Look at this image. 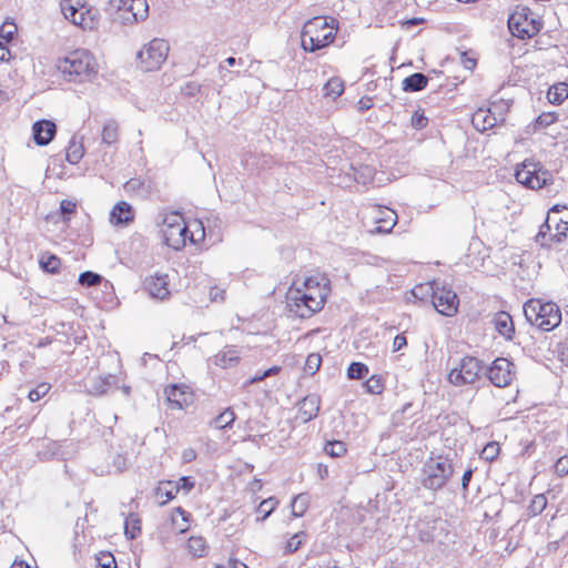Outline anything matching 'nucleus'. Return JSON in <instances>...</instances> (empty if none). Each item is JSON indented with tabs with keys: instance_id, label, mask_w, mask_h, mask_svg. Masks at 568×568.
<instances>
[{
	"instance_id": "obj_57",
	"label": "nucleus",
	"mask_w": 568,
	"mask_h": 568,
	"mask_svg": "<svg viewBox=\"0 0 568 568\" xmlns=\"http://www.w3.org/2000/svg\"><path fill=\"white\" fill-rule=\"evenodd\" d=\"M373 169L369 166H364L361 171H355L354 179L356 182H362L365 184L368 180L373 179Z\"/></svg>"
},
{
	"instance_id": "obj_1",
	"label": "nucleus",
	"mask_w": 568,
	"mask_h": 568,
	"mask_svg": "<svg viewBox=\"0 0 568 568\" xmlns=\"http://www.w3.org/2000/svg\"><path fill=\"white\" fill-rule=\"evenodd\" d=\"M57 67L68 81L75 83L91 81L98 73L95 58L84 49L70 52L58 61Z\"/></svg>"
},
{
	"instance_id": "obj_53",
	"label": "nucleus",
	"mask_w": 568,
	"mask_h": 568,
	"mask_svg": "<svg viewBox=\"0 0 568 568\" xmlns=\"http://www.w3.org/2000/svg\"><path fill=\"white\" fill-rule=\"evenodd\" d=\"M50 388H51L50 384L41 383L36 388H33L29 392L28 398L31 402H38L48 394Z\"/></svg>"
},
{
	"instance_id": "obj_25",
	"label": "nucleus",
	"mask_w": 568,
	"mask_h": 568,
	"mask_svg": "<svg viewBox=\"0 0 568 568\" xmlns=\"http://www.w3.org/2000/svg\"><path fill=\"white\" fill-rule=\"evenodd\" d=\"M239 351L233 347H225L214 356V364L222 368L234 366L239 362Z\"/></svg>"
},
{
	"instance_id": "obj_27",
	"label": "nucleus",
	"mask_w": 568,
	"mask_h": 568,
	"mask_svg": "<svg viewBox=\"0 0 568 568\" xmlns=\"http://www.w3.org/2000/svg\"><path fill=\"white\" fill-rule=\"evenodd\" d=\"M178 494L176 485L173 480L161 481L155 491L161 505L172 500Z\"/></svg>"
},
{
	"instance_id": "obj_31",
	"label": "nucleus",
	"mask_w": 568,
	"mask_h": 568,
	"mask_svg": "<svg viewBox=\"0 0 568 568\" xmlns=\"http://www.w3.org/2000/svg\"><path fill=\"white\" fill-rule=\"evenodd\" d=\"M82 4V0H62L60 6L64 18L72 22L81 10Z\"/></svg>"
},
{
	"instance_id": "obj_40",
	"label": "nucleus",
	"mask_w": 568,
	"mask_h": 568,
	"mask_svg": "<svg viewBox=\"0 0 568 568\" xmlns=\"http://www.w3.org/2000/svg\"><path fill=\"white\" fill-rule=\"evenodd\" d=\"M39 262L42 270L51 274L58 273L61 265L60 258L53 254L42 255Z\"/></svg>"
},
{
	"instance_id": "obj_63",
	"label": "nucleus",
	"mask_w": 568,
	"mask_h": 568,
	"mask_svg": "<svg viewBox=\"0 0 568 568\" xmlns=\"http://www.w3.org/2000/svg\"><path fill=\"white\" fill-rule=\"evenodd\" d=\"M11 52L8 48V43L0 41V61L8 62L11 59Z\"/></svg>"
},
{
	"instance_id": "obj_58",
	"label": "nucleus",
	"mask_w": 568,
	"mask_h": 568,
	"mask_svg": "<svg viewBox=\"0 0 568 568\" xmlns=\"http://www.w3.org/2000/svg\"><path fill=\"white\" fill-rule=\"evenodd\" d=\"M555 471L562 477L568 474V456H561L555 464Z\"/></svg>"
},
{
	"instance_id": "obj_62",
	"label": "nucleus",
	"mask_w": 568,
	"mask_h": 568,
	"mask_svg": "<svg viewBox=\"0 0 568 568\" xmlns=\"http://www.w3.org/2000/svg\"><path fill=\"white\" fill-rule=\"evenodd\" d=\"M210 298L213 302H222L225 298V291L219 287H213L210 291Z\"/></svg>"
},
{
	"instance_id": "obj_29",
	"label": "nucleus",
	"mask_w": 568,
	"mask_h": 568,
	"mask_svg": "<svg viewBox=\"0 0 568 568\" xmlns=\"http://www.w3.org/2000/svg\"><path fill=\"white\" fill-rule=\"evenodd\" d=\"M568 98V84L560 82L549 88L547 99L552 104H560Z\"/></svg>"
},
{
	"instance_id": "obj_46",
	"label": "nucleus",
	"mask_w": 568,
	"mask_h": 568,
	"mask_svg": "<svg viewBox=\"0 0 568 568\" xmlns=\"http://www.w3.org/2000/svg\"><path fill=\"white\" fill-rule=\"evenodd\" d=\"M189 226L192 227L189 233L191 243H197L204 239L205 230L201 221L194 220Z\"/></svg>"
},
{
	"instance_id": "obj_21",
	"label": "nucleus",
	"mask_w": 568,
	"mask_h": 568,
	"mask_svg": "<svg viewBox=\"0 0 568 568\" xmlns=\"http://www.w3.org/2000/svg\"><path fill=\"white\" fill-rule=\"evenodd\" d=\"M72 23L83 30H93L98 27L99 23V11L94 8H88L83 3L81 10Z\"/></svg>"
},
{
	"instance_id": "obj_22",
	"label": "nucleus",
	"mask_w": 568,
	"mask_h": 568,
	"mask_svg": "<svg viewBox=\"0 0 568 568\" xmlns=\"http://www.w3.org/2000/svg\"><path fill=\"white\" fill-rule=\"evenodd\" d=\"M134 219L133 207L124 201L114 205L110 213V222L115 225H126Z\"/></svg>"
},
{
	"instance_id": "obj_43",
	"label": "nucleus",
	"mask_w": 568,
	"mask_h": 568,
	"mask_svg": "<svg viewBox=\"0 0 568 568\" xmlns=\"http://www.w3.org/2000/svg\"><path fill=\"white\" fill-rule=\"evenodd\" d=\"M292 514L295 517L304 515L308 507V497L305 494L297 495L292 501Z\"/></svg>"
},
{
	"instance_id": "obj_55",
	"label": "nucleus",
	"mask_w": 568,
	"mask_h": 568,
	"mask_svg": "<svg viewBox=\"0 0 568 568\" xmlns=\"http://www.w3.org/2000/svg\"><path fill=\"white\" fill-rule=\"evenodd\" d=\"M174 483L176 485L178 493L182 490L185 494H189L194 488L195 485L193 478L190 476H183Z\"/></svg>"
},
{
	"instance_id": "obj_26",
	"label": "nucleus",
	"mask_w": 568,
	"mask_h": 568,
	"mask_svg": "<svg viewBox=\"0 0 568 568\" xmlns=\"http://www.w3.org/2000/svg\"><path fill=\"white\" fill-rule=\"evenodd\" d=\"M427 83L428 78L423 73L416 72L403 80V90L405 92H417L425 89Z\"/></svg>"
},
{
	"instance_id": "obj_30",
	"label": "nucleus",
	"mask_w": 568,
	"mask_h": 568,
	"mask_svg": "<svg viewBox=\"0 0 568 568\" xmlns=\"http://www.w3.org/2000/svg\"><path fill=\"white\" fill-rule=\"evenodd\" d=\"M190 514L181 507H176L172 515V524L175 529L183 534L190 528Z\"/></svg>"
},
{
	"instance_id": "obj_15",
	"label": "nucleus",
	"mask_w": 568,
	"mask_h": 568,
	"mask_svg": "<svg viewBox=\"0 0 568 568\" xmlns=\"http://www.w3.org/2000/svg\"><path fill=\"white\" fill-rule=\"evenodd\" d=\"M164 393L171 409H183L193 402V394L185 385H169Z\"/></svg>"
},
{
	"instance_id": "obj_59",
	"label": "nucleus",
	"mask_w": 568,
	"mask_h": 568,
	"mask_svg": "<svg viewBox=\"0 0 568 568\" xmlns=\"http://www.w3.org/2000/svg\"><path fill=\"white\" fill-rule=\"evenodd\" d=\"M556 120L557 118L554 113H542L537 118L536 123L541 128H547Z\"/></svg>"
},
{
	"instance_id": "obj_47",
	"label": "nucleus",
	"mask_w": 568,
	"mask_h": 568,
	"mask_svg": "<svg viewBox=\"0 0 568 568\" xmlns=\"http://www.w3.org/2000/svg\"><path fill=\"white\" fill-rule=\"evenodd\" d=\"M18 31L17 26L11 21H4L0 27V41L9 43Z\"/></svg>"
},
{
	"instance_id": "obj_41",
	"label": "nucleus",
	"mask_w": 568,
	"mask_h": 568,
	"mask_svg": "<svg viewBox=\"0 0 568 568\" xmlns=\"http://www.w3.org/2000/svg\"><path fill=\"white\" fill-rule=\"evenodd\" d=\"M547 507V498L544 494H538L531 499L527 511L529 516H537L541 514Z\"/></svg>"
},
{
	"instance_id": "obj_34",
	"label": "nucleus",
	"mask_w": 568,
	"mask_h": 568,
	"mask_svg": "<svg viewBox=\"0 0 568 568\" xmlns=\"http://www.w3.org/2000/svg\"><path fill=\"white\" fill-rule=\"evenodd\" d=\"M323 91L325 97L336 99L344 92V82L339 78H332L325 83Z\"/></svg>"
},
{
	"instance_id": "obj_64",
	"label": "nucleus",
	"mask_w": 568,
	"mask_h": 568,
	"mask_svg": "<svg viewBox=\"0 0 568 568\" xmlns=\"http://www.w3.org/2000/svg\"><path fill=\"white\" fill-rule=\"evenodd\" d=\"M104 559V561H101V559H99L97 568H116V562L112 555L105 556Z\"/></svg>"
},
{
	"instance_id": "obj_10",
	"label": "nucleus",
	"mask_w": 568,
	"mask_h": 568,
	"mask_svg": "<svg viewBox=\"0 0 568 568\" xmlns=\"http://www.w3.org/2000/svg\"><path fill=\"white\" fill-rule=\"evenodd\" d=\"M484 372L481 361L473 356H465L457 367L452 368L448 381L454 386H464L475 383Z\"/></svg>"
},
{
	"instance_id": "obj_17",
	"label": "nucleus",
	"mask_w": 568,
	"mask_h": 568,
	"mask_svg": "<svg viewBox=\"0 0 568 568\" xmlns=\"http://www.w3.org/2000/svg\"><path fill=\"white\" fill-rule=\"evenodd\" d=\"M165 244L173 250H181L190 241V226L183 221L171 230H162Z\"/></svg>"
},
{
	"instance_id": "obj_9",
	"label": "nucleus",
	"mask_w": 568,
	"mask_h": 568,
	"mask_svg": "<svg viewBox=\"0 0 568 568\" xmlns=\"http://www.w3.org/2000/svg\"><path fill=\"white\" fill-rule=\"evenodd\" d=\"M432 291V304L444 316H454L458 311L459 298L447 285L433 282L427 285Z\"/></svg>"
},
{
	"instance_id": "obj_20",
	"label": "nucleus",
	"mask_w": 568,
	"mask_h": 568,
	"mask_svg": "<svg viewBox=\"0 0 568 568\" xmlns=\"http://www.w3.org/2000/svg\"><path fill=\"white\" fill-rule=\"evenodd\" d=\"M320 410V397L315 394L305 396L298 404V417L306 423L315 418Z\"/></svg>"
},
{
	"instance_id": "obj_6",
	"label": "nucleus",
	"mask_w": 568,
	"mask_h": 568,
	"mask_svg": "<svg viewBox=\"0 0 568 568\" xmlns=\"http://www.w3.org/2000/svg\"><path fill=\"white\" fill-rule=\"evenodd\" d=\"M541 27V21L528 8H517L508 18L510 33L519 39L535 37Z\"/></svg>"
},
{
	"instance_id": "obj_18",
	"label": "nucleus",
	"mask_w": 568,
	"mask_h": 568,
	"mask_svg": "<svg viewBox=\"0 0 568 568\" xmlns=\"http://www.w3.org/2000/svg\"><path fill=\"white\" fill-rule=\"evenodd\" d=\"M34 142L44 146L48 145L55 135L57 125L50 120H40L34 122L32 126Z\"/></svg>"
},
{
	"instance_id": "obj_24",
	"label": "nucleus",
	"mask_w": 568,
	"mask_h": 568,
	"mask_svg": "<svg viewBox=\"0 0 568 568\" xmlns=\"http://www.w3.org/2000/svg\"><path fill=\"white\" fill-rule=\"evenodd\" d=\"M118 387V377L112 374L100 376L92 381L90 386V393L93 395H104L111 388Z\"/></svg>"
},
{
	"instance_id": "obj_35",
	"label": "nucleus",
	"mask_w": 568,
	"mask_h": 568,
	"mask_svg": "<svg viewBox=\"0 0 568 568\" xmlns=\"http://www.w3.org/2000/svg\"><path fill=\"white\" fill-rule=\"evenodd\" d=\"M119 135V125L115 121H108L102 130V141L103 143L111 145L118 141Z\"/></svg>"
},
{
	"instance_id": "obj_3",
	"label": "nucleus",
	"mask_w": 568,
	"mask_h": 568,
	"mask_svg": "<svg viewBox=\"0 0 568 568\" xmlns=\"http://www.w3.org/2000/svg\"><path fill=\"white\" fill-rule=\"evenodd\" d=\"M523 310L526 320L541 331L550 332L561 323V311L554 302L530 298L524 304Z\"/></svg>"
},
{
	"instance_id": "obj_19",
	"label": "nucleus",
	"mask_w": 568,
	"mask_h": 568,
	"mask_svg": "<svg viewBox=\"0 0 568 568\" xmlns=\"http://www.w3.org/2000/svg\"><path fill=\"white\" fill-rule=\"evenodd\" d=\"M499 121H503V119L497 118L491 109H478L471 118L474 128L480 132L493 129Z\"/></svg>"
},
{
	"instance_id": "obj_11",
	"label": "nucleus",
	"mask_w": 568,
	"mask_h": 568,
	"mask_svg": "<svg viewBox=\"0 0 568 568\" xmlns=\"http://www.w3.org/2000/svg\"><path fill=\"white\" fill-rule=\"evenodd\" d=\"M109 4L116 11L115 19L123 24L144 20L149 14L146 0H110Z\"/></svg>"
},
{
	"instance_id": "obj_60",
	"label": "nucleus",
	"mask_w": 568,
	"mask_h": 568,
	"mask_svg": "<svg viewBox=\"0 0 568 568\" xmlns=\"http://www.w3.org/2000/svg\"><path fill=\"white\" fill-rule=\"evenodd\" d=\"M498 449L499 448L496 443H490L483 449V454L486 459L493 460L496 457Z\"/></svg>"
},
{
	"instance_id": "obj_38",
	"label": "nucleus",
	"mask_w": 568,
	"mask_h": 568,
	"mask_svg": "<svg viewBox=\"0 0 568 568\" xmlns=\"http://www.w3.org/2000/svg\"><path fill=\"white\" fill-rule=\"evenodd\" d=\"M84 154L83 145L80 142L71 140L67 149V161L71 164L80 162Z\"/></svg>"
},
{
	"instance_id": "obj_28",
	"label": "nucleus",
	"mask_w": 568,
	"mask_h": 568,
	"mask_svg": "<svg viewBox=\"0 0 568 568\" xmlns=\"http://www.w3.org/2000/svg\"><path fill=\"white\" fill-rule=\"evenodd\" d=\"M383 216L377 220L378 225L375 229L377 233H388L397 222V214L389 209L382 211Z\"/></svg>"
},
{
	"instance_id": "obj_32",
	"label": "nucleus",
	"mask_w": 568,
	"mask_h": 568,
	"mask_svg": "<svg viewBox=\"0 0 568 568\" xmlns=\"http://www.w3.org/2000/svg\"><path fill=\"white\" fill-rule=\"evenodd\" d=\"M235 420V413L231 408H225L212 422L211 426L216 429H224L231 427Z\"/></svg>"
},
{
	"instance_id": "obj_48",
	"label": "nucleus",
	"mask_w": 568,
	"mask_h": 568,
	"mask_svg": "<svg viewBox=\"0 0 568 568\" xmlns=\"http://www.w3.org/2000/svg\"><path fill=\"white\" fill-rule=\"evenodd\" d=\"M324 450L332 457H341L346 453V446L343 442L333 440L326 443Z\"/></svg>"
},
{
	"instance_id": "obj_37",
	"label": "nucleus",
	"mask_w": 568,
	"mask_h": 568,
	"mask_svg": "<svg viewBox=\"0 0 568 568\" xmlns=\"http://www.w3.org/2000/svg\"><path fill=\"white\" fill-rule=\"evenodd\" d=\"M60 445L57 442L45 440L43 442L42 448L38 450V457L41 460H49L59 456Z\"/></svg>"
},
{
	"instance_id": "obj_61",
	"label": "nucleus",
	"mask_w": 568,
	"mask_h": 568,
	"mask_svg": "<svg viewBox=\"0 0 568 568\" xmlns=\"http://www.w3.org/2000/svg\"><path fill=\"white\" fill-rule=\"evenodd\" d=\"M201 85L196 82H189L182 88V92L189 97H194L200 92Z\"/></svg>"
},
{
	"instance_id": "obj_45",
	"label": "nucleus",
	"mask_w": 568,
	"mask_h": 568,
	"mask_svg": "<svg viewBox=\"0 0 568 568\" xmlns=\"http://www.w3.org/2000/svg\"><path fill=\"white\" fill-rule=\"evenodd\" d=\"M368 373V367L361 362H353L347 368V376L351 379H362Z\"/></svg>"
},
{
	"instance_id": "obj_51",
	"label": "nucleus",
	"mask_w": 568,
	"mask_h": 568,
	"mask_svg": "<svg viewBox=\"0 0 568 568\" xmlns=\"http://www.w3.org/2000/svg\"><path fill=\"white\" fill-rule=\"evenodd\" d=\"M321 364L322 357L320 354L312 353L306 358L304 371L310 375H314L320 369Z\"/></svg>"
},
{
	"instance_id": "obj_7",
	"label": "nucleus",
	"mask_w": 568,
	"mask_h": 568,
	"mask_svg": "<svg viewBox=\"0 0 568 568\" xmlns=\"http://www.w3.org/2000/svg\"><path fill=\"white\" fill-rule=\"evenodd\" d=\"M515 178L518 183L531 190H539L554 182L552 174L534 161H524L516 169Z\"/></svg>"
},
{
	"instance_id": "obj_49",
	"label": "nucleus",
	"mask_w": 568,
	"mask_h": 568,
	"mask_svg": "<svg viewBox=\"0 0 568 568\" xmlns=\"http://www.w3.org/2000/svg\"><path fill=\"white\" fill-rule=\"evenodd\" d=\"M101 281L102 276L91 271L82 272L79 276V283L83 286H97Z\"/></svg>"
},
{
	"instance_id": "obj_39",
	"label": "nucleus",
	"mask_w": 568,
	"mask_h": 568,
	"mask_svg": "<svg viewBox=\"0 0 568 568\" xmlns=\"http://www.w3.org/2000/svg\"><path fill=\"white\" fill-rule=\"evenodd\" d=\"M184 221L183 216L178 212L162 213L159 223L162 224V230H171L179 226Z\"/></svg>"
},
{
	"instance_id": "obj_54",
	"label": "nucleus",
	"mask_w": 568,
	"mask_h": 568,
	"mask_svg": "<svg viewBox=\"0 0 568 568\" xmlns=\"http://www.w3.org/2000/svg\"><path fill=\"white\" fill-rule=\"evenodd\" d=\"M410 124L416 130L426 128L428 124V119L425 116L424 111H415L410 118Z\"/></svg>"
},
{
	"instance_id": "obj_5",
	"label": "nucleus",
	"mask_w": 568,
	"mask_h": 568,
	"mask_svg": "<svg viewBox=\"0 0 568 568\" xmlns=\"http://www.w3.org/2000/svg\"><path fill=\"white\" fill-rule=\"evenodd\" d=\"M559 211L552 209L545 223L539 227L536 235V242L541 246L554 247L556 244L562 242L568 232V211L564 213L565 216H558Z\"/></svg>"
},
{
	"instance_id": "obj_16",
	"label": "nucleus",
	"mask_w": 568,
	"mask_h": 568,
	"mask_svg": "<svg viewBox=\"0 0 568 568\" xmlns=\"http://www.w3.org/2000/svg\"><path fill=\"white\" fill-rule=\"evenodd\" d=\"M143 287L152 298L164 301L170 296L168 274L155 273L145 277Z\"/></svg>"
},
{
	"instance_id": "obj_42",
	"label": "nucleus",
	"mask_w": 568,
	"mask_h": 568,
	"mask_svg": "<svg viewBox=\"0 0 568 568\" xmlns=\"http://www.w3.org/2000/svg\"><path fill=\"white\" fill-rule=\"evenodd\" d=\"M187 548L195 557H203L205 555L206 542L202 537H191L187 540Z\"/></svg>"
},
{
	"instance_id": "obj_56",
	"label": "nucleus",
	"mask_w": 568,
	"mask_h": 568,
	"mask_svg": "<svg viewBox=\"0 0 568 568\" xmlns=\"http://www.w3.org/2000/svg\"><path fill=\"white\" fill-rule=\"evenodd\" d=\"M77 203L71 200H62L60 202V212L64 221L70 220V215L75 212Z\"/></svg>"
},
{
	"instance_id": "obj_4",
	"label": "nucleus",
	"mask_w": 568,
	"mask_h": 568,
	"mask_svg": "<svg viewBox=\"0 0 568 568\" xmlns=\"http://www.w3.org/2000/svg\"><path fill=\"white\" fill-rule=\"evenodd\" d=\"M453 474L454 466L448 458L430 457L422 469V485L426 489L437 491L445 487Z\"/></svg>"
},
{
	"instance_id": "obj_12",
	"label": "nucleus",
	"mask_w": 568,
	"mask_h": 568,
	"mask_svg": "<svg viewBox=\"0 0 568 568\" xmlns=\"http://www.w3.org/2000/svg\"><path fill=\"white\" fill-rule=\"evenodd\" d=\"M286 305L291 313L301 318H310L320 312V300L308 297L300 287H291L288 290Z\"/></svg>"
},
{
	"instance_id": "obj_33",
	"label": "nucleus",
	"mask_w": 568,
	"mask_h": 568,
	"mask_svg": "<svg viewBox=\"0 0 568 568\" xmlns=\"http://www.w3.org/2000/svg\"><path fill=\"white\" fill-rule=\"evenodd\" d=\"M141 531V520L134 515L130 514L124 521V534L128 538L134 539Z\"/></svg>"
},
{
	"instance_id": "obj_52",
	"label": "nucleus",
	"mask_w": 568,
	"mask_h": 568,
	"mask_svg": "<svg viewBox=\"0 0 568 568\" xmlns=\"http://www.w3.org/2000/svg\"><path fill=\"white\" fill-rule=\"evenodd\" d=\"M305 537L306 535L303 531L293 535L286 542L285 551L287 554H292L298 550L303 545Z\"/></svg>"
},
{
	"instance_id": "obj_36",
	"label": "nucleus",
	"mask_w": 568,
	"mask_h": 568,
	"mask_svg": "<svg viewBox=\"0 0 568 568\" xmlns=\"http://www.w3.org/2000/svg\"><path fill=\"white\" fill-rule=\"evenodd\" d=\"M278 501L274 497H270L260 503L256 511L258 514L256 520L264 521L276 508Z\"/></svg>"
},
{
	"instance_id": "obj_44",
	"label": "nucleus",
	"mask_w": 568,
	"mask_h": 568,
	"mask_svg": "<svg viewBox=\"0 0 568 568\" xmlns=\"http://www.w3.org/2000/svg\"><path fill=\"white\" fill-rule=\"evenodd\" d=\"M367 393L379 395L384 390V382L381 375H372L364 384Z\"/></svg>"
},
{
	"instance_id": "obj_14",
	"label": "nucleus",
	"mask_w": 568,
	"mask_h": 568,
	"mask_svg": "<svg viewBox=\"0 0 568 568\" xmlns=\"http://www.w3.org/2000/svg\"><path fill=\"white\" fill-rule=\"evenodd\" d=\"M303 293H306L308 297L320 298V311L323 308L326 297L331 291L329 281L322 276H311L303 282V287H300Z\"/></svg>"
},
{
	"instance_id": "obj_13",
	"label": "nucleus",
	"mask_w": 568,
	"mask_h": 568,
	"mask_svg": "<svg viewBox=\"0 0 568 568\" xmlns=\"http://www.w3.org/2000/svg\"><path fill=\"white\" fill-rule=\"evenodd\" d=\"M485 374L494 386L507 387L516 376L515 364L505 357H498L486 368Z\"/></svg>"
},
{
	"instance_id": "obj_2",
	"label": "nucleus",
	"mask_w": 568,
	"mask_h": 568,
	"mask_svg": "<svg viewBox=\"0 0 568 568\" xmlns=\"http://www.w3.org/2000/svg\"><path fill=\"white\" fill-rule=\"evenodd\" d=\"M337 29L336 19L314 17L305 22L301 32V45L305 51L315 52L331 44Z\"/></svg>"
},
{
	"instance_id": "obj_23",
	"label": "nucleus",
	"mask_w": 568,
	"mask_h": 568,
	"mask_svg": "<svg viewBox=\"0 0 568 568\" xmlns=\"http://www.w3.org/2000/svg\"><path fill=\"white\" fill-rule=\"evenodd\" d=\"M495 329L506 339H513L515 327L511 316L507 312H498L493 318Z\"/></svg>"
},
{
	"instance_id": "obj_50",
	"label": "nucleus",
	"mask_w": 568,
	"mask_h": 568,
	"mask_svg": "<svg viewBox=\"0 0 568 568\" xmlns=\"http://www.w3.org/2000/svg\"><path fill=\"white\" fill-rule=\"evenodd\" d=\"M433 529L434 525L430 521L422 523L418 526V539L425 544L432 542L434 540Z\"/></svg>"
},
{
	"instance_id": "obj_8",
	"label": "nucleus",
	"mask_w": 568,
	"mask_h": 568,
	"mask_svg": "<svg viewBox=\"0 0 568 568\" xmlns=\"http://www.w3.org/2000/svg\"><path fill=\"white\" fill-rule=\"evenodd\" d=\"M169 44L163 39H153L145 44L136 54L139 65L143 71L150 72L160 69L166 60Z\"/></svg>"
}]
</instances>
